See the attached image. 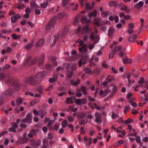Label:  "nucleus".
<instances>
[{
    "label": "nucleus",
    "instance_id": "nucleus-36",
    "mask_svg": "<svg viewBox=\"0 0 148 148\" xmlns=\"http://www.w3.org/2000/svg\"><path fill=\"white\" fill-rule=\"evenodd\" d=\"M96 38L97 40H98V41H95V42L94 44H91L89 46V48L90 50H91L92 48H93L95 47V45L96 43H97L98 42L99 40V37L97 36Z\"/></svg>",
    "mask_w": 148,
    "mask_h": 148
},
{
    "label": "nucleus",
    "instance_id": "nucleus-15",
    "mask_svg": "<svg viewBox=\"0 0 148 148\" xmlns=\"http://www.w3.org/2000/svg\"><path fill=\"white\" fill-rule=\"evenodd\" d=\"M108 92L109 91L107 90H105L104 91L102 90H101L100 91L99 95L101 96L104 97L106 96Z\"/></svg>",
    "mask_w": 148,
    "mask_h": 148
},
{
    "label": "nucleus",
    "instance_id": "nucleus-63",
    "mask_svg": "<svg viewBox=\"0 0 148 148\" xmlns=\"http://www.w3.org/2000/svg\"><path fill=\"white\" fill-rule=\"evenodd\" d=\"M133 121L132 119H128L127 120L125 121L124 122V123L126 124H128L132 123Z\"/></svg>",
    "mask_w": 148,
    "mask_h": 148
},
{
    "label": "nucleus",
    "instance_id": "nucleus-3",
    "mask_svg": "<svg viewBox=\"0 0 148 148\" xmlns=\"http://www.w3.org/2000/svg\"><path fill=\"white\" fill-rule=\"evenodd\" d=\"M79 50L80 52H86V47L85 45L84 44L82 41H80L79 42Z\"/></svg>",
    "mask_w": 148,
    "mask_h": 148
},
{
    "label": "nucleus",
    "instance_id": "nucleus-58",
    "mask_svg": "<svg viewBox=\"0 0 148 148\" xmlns=\"http://www.w3.org/2000/svg\"><path fill=\"white\" fill-rule=\"evenodd\" d=\"M87 119L82 120L79 122V123L81 124H85L87 123Z\"/></svg>",
    "mask_w": 148,
    "mask_h": 148
},
{
    "label": "nucleus",
    "instance_id": "nucleus-20",
    "mask_svg": "<svg viewBox=\"0 0 148 148\" xmlns=\"http://www.w3.org/2000/svg\"><path fill=\"white\" fill-rule=\"evenodd\" d=\"M36 134L35 131L34 130H32L30 131L29 133L28 134V137L29 138H32Z\"/></svg>",
    "mask_w": 148,
    "mask_h": 148
},
{
    "label": "nucleus",
    "instance_id": "nucleus-5",
    "mask_svg": "<svg viewBox=\"0 0 148 148\" xmlns=\"http://www.w3.org/2000/svg\"><path fill=\"white\" fill-rule=\"evenodd\" d=\"M32 114L31 113H29L26 116V118L22 120V121L24 122H27L30 123L32 121Z\"/></svg>",
    "mask_w": 148,
    "mask_h": 148
},
{
    "label": "nucleus",
    "instance_id": "nucleus-16",
    "mask_svg": "<svg viewBox=\"0 0 148 148\" xmlns=\"http://www.w3.org/2000/svg\"><path fill=\"white\" fill-rule=\"evenodd\" d=\"M144 3L143 1H140L134 5V7L135 8L138 9L140 8V7H141L143 5Z\"/></svg>",
    "mask_w": 148,
    "mask_h": 148
},
{
    "label": "nucleus",
    "instance_id": "nucleus-8",
    "mask_svg": "<svg viewBox=\"0 0 148 148\" xmlns=\"http://www.w3.org/2000/svg\"><path fill=\"white\" fill-rule=\"evenodd\" d=\"M12 127H10L8 129V130L10 132H16V129L18 127L17 124L16 123H14L12 124Z\"/></svg>",
    "mask_w": 148,
    "mask_h": 148
},
{
    "label": "nucleus",
    "instance_id": "nucleus-31",
    "mask_svg": "<svg viewBox=\"0 0 148 148\" xmlns=\"http://www.w3.org/2000/svg\"><path fill=\"white\" fill-rule=\"evenodd\" d=\"M68 121L67 120H63L61 123L62 127L63 128L66 127L68 125Z\"/></svg>",
    "mask_w": 148,
    "mask_h": 148
},
{
    "label": "nucleus",
    "instance_id": "nucleus-39",
    "mask_svg": "<svg viewBox=\"0 0 148 148\" xmlns=\"http://www.w3.org/2000/svg\"><path fill=\"white\" fill-rule=\"evenodd\" d=\"M43 88L42 86L38 87L37 89V91L41 94H43L44 93L42 90Z\"/></svg>",
    "mask_w": 148,
    "mask_h": 148
},
{
    "label": "nucleus",
    "instance_id": "nucleus-1",
    "mask_svg": "<svg viewBox=\"0 0 148 148\" xmlns=\"http://www.w3.org/2000/svg\"><path fill=\"white\" fill-rule=\"evenodd\" d=\"M101 18H95L94 21H93L94 24L97 27H99L101 25H105L108 23V21H101Z\"/></svg>",
    "mask_w": 148,
    "mask_h": 148
},
{
    "label": "nucleus",
    "instance_id": "nucleus-55",
    "mask_svg": "<svg viewBox=\"0 0 148 148\" xmlns=\"http://www.w3.org/2000/svg\"><path fill=\"white\" fill-rule=\"evenodd\" d=\"M73 73L71 72L68 71L66 73L67 77L68 78H71L72 77Z\"/></svg>",
    "mask_w": 148,
    "mask_h": 148
},
{
    "label": "nucleus",
    "instance_id": "nucleus-40",
    "mask_svg": "<svg viewBox=\"0 0 148 148\" xmlns=\"http://www.w3.org/2000/svg\"><path fill=\"white\" fill-rule=\"evenodd\" d=\"M79 17L77 16L76 18L75 19L73 22V24L75 25H77L79 23V20L78 19Z\"/></svg>",
    "mask_w": 148,
    "mask_h": 148
},
{
    "label": "nucleus",
    "instance_id": "nucleus-48",
    "mask_svg": "<svg viewBox=\"0 0 148 148\" xmlns=\"http://www.w3.org/2000/svg\"><path fill=\"white\" fill-rule=\"evenodd\" d=\"M68 121L69 122H73L74 120V118L73 116H68L67 118Z\"/></svg>",
    "mask_w": 148,
    "mask_h": 148
},
{
    "label": "nucleus",
    "instance_id": "nucleus-45",
    "mask_svg": "<svg viewBox=\"0 0 148 148\" xmlns=\"http://www.w3.org/2000/svg\"><path fill=\"white\" fill-rule=\"evenodd\" d=\"M1 33H3L5 34L10 33L12 32V30H5V29H2L1 31Z\"/></svg>",
    "mask_w": 148,
    "mask_h": 148
},
{
    "label": "nucleus",
    "instance_id": "nucleus-62",
    "mask_svg": "<svg viewBox=\"0 0 148 148\" xmlns=\"http://www.w3.org/2000/svg\"><path fill=\"white\" fill-rule=\"evenodd\" d=\"M84 71H85L87 73H91L92 71H91V70L88 68H85L84 69Z\"/></svg>",
    "mask_w": 148,
    "mask_h": 148
},
{
    "label": "nucleus",
    "instance_id": "nucleus-7",
    "mask_svg": "<svg viewBox=\"0 0 148 148\" xmlns=\"http://www.w3.org/2000/svg\"><path fill=\"white\" fill-rule=\"evenodd\" d=\"M95 116L96 117L95 122L99 123H101L102 122V119L100 114L96 112L95 114Z\"/></svg>",
    "mask_w": 148,
    "mask_h": 148
},
{
    "label": "nucleus",
    "instance_id": "nucleus-17",
    "mask_svg": "<svg viewBox=\"0 0 148 148\" xmlns=\"http://www.w3.org/2000/svg\"><path fill=\"white\" fill-rule=\"evenodd\" d=\"M114 29L113 27H110L108 30V35L109 37H112L114 32Z\"/></svg>",
    "mask_w": 148,
    "mask_h": 148
},
{
    "label": "nucleus",
    "instance_id": "nucleus-30",
    "mask_svg": "<svg viewBox=\"0 0 148 148\" xmlns=\"http://www.w3.org/2000/svg\"><path fill=\"white\" fill-rule=\"evenodd\" d=\"M25 7L24 4L20 3L18 4L16 7L19 10H23Z\"/></svg>",
    "mask_w": 148,
    "mask_h": 148
},
{
    "label": "nucleus",
    "instance_id": "nucleus-9",
    "mask_svg": "<svg viewBox=\"0 0 148 148\" xmlns=\"http://www.w3.org/2000/svg\"><path fill=\"white\" fill-rule=\"evenodd\" d=\"M87 58V57L83 56L82 58L79 62L78 64L79 66H81L82 65L85 64L87 62L86 60Z\"/></svg>",
    "mask_w": 148,
    "mask_h": 148
},
{
    "label": "nucleus",
    "instance_id": "nucleus-59",
    "mask_svg": "<svg viewBox=\"0 0 148 148\" xmlns=\"http://www.w3.org/2000/svg\"><path fill=\"white\" fill-rule=\"evenodd\" d=\"M48 4V3L46 2L43 3L41 4L40 6L41 8H45Z\"/></svg>",
    "mask_w": 148,
    "mask_h": 148
},
{
    "label": "nucleus",
    "instance_id": "nucleus-53",
    "mask_svg": "<svg viewBox=\"0 0 148 148\" xmlns=\"http://www.w3.org/2000/svg\"><path fill=\"white\" fill-rule=\"evenodd\" d=\"M38 101V100L37 99H34L32 101L29 103L30 106H33Z\"/></svg>",
    "mask_w": 148,
    "mask_h": 148
},
{
    "label": "nucleus",
    "instance_id": "nucleus-37",
    "mask_svg": "<svg viewBox=\"0 0 148 148\" xmlns=\"http://www.w3.org/2000/svg\"><path fill=\"white\" fill-rule=\"evenodd\" d=\"M109 15L108 12H101V16L103 18H106Z\"/></svg>",
    "mask_w": 148,
    "mask_h": 148
},
{
    "label": "nucleus",
    "instance_id": "nucleus-41",
    "mask_svg": "<svg viewBox=\"0 0 148 148\" xmlns=\"http://www.w3.org/2000/svg\"><path fill=\"white\" fill-rule=\"evenodd\" d=\"M65 13L64 12L59 13L57 15V18L60 19L62 18L64 16Z\"/></svg>",
    "mask_w": 148,
    "mask_h": 148
},
{
    "label": "nucleus",
    "instance_id": "nucleus-13",
    "mask_svg": "<svg viewBox=\"0 0 148 148\" xmlns=\"http://www.w3.org/2000/svg\"><path fill=\"white\" fill-rule=\"evenodd\" d=\"M81 21L82 23H89L91 22V19L90 18L89 20H87L86 16H83Z\"/></svg>",
    "mask_w": 148,
    "mask_h": 148
},
{
    "label": "nucleus",
    "instance_id": "nucleus-19",
    "mask_svg": "<svg viewBox=\"0 0 148 148\" xmlns=\"http://www.w3.org/2000/svg\"><path fill=\"white\" fill-rule=\"evenodd\" d=\"M90 31V30L88 29V25H86L83 27L82 30V34H83L84 32L87 33H89Z\"/></svg>",
    "mask_w": 148,
    "mask_h": 148
},
{
    "label": "nucleus",
    "instance_id": "nucleus-54",
    "mask_svg": "<svg viewBox=\"0 0 148 148\" xmlns=\"http://www.w3.org/2000/svg\"><path fill=\"white\" fill-rule=\"evenodd\" d=\"M13 91L12 90H8L6 91L5 93V94L7 96H10L13 93Z\"/></svg>",
    "mask_w": 148,
    "mask_h": 148
},
{
    "label": "nucleus",
    "instance_id": "nucleus-44",
    "mask_svg": "<svg viewBox=\"0 0 148 148\" xmlns=\"http://www.w3.org/2000/svg\"><path fill=\"white\" fill-rule=\"evenodd\" d=\"M133 133H131L129 134V136H136L137 135V132H136V130L134 129H133L132 131Z\"/></svg>",
    "mask_w": 148,
    "mask_h": 148
},
{
    "label": "nucleus",
    "instance_id": "nucleus-32",
    "mask_svg": "<svg viewBox=\"0 0 148 148\" xmlns=\"http://www.w3.org/2000/svg\"><path fill=\"white\" fill-rule=\"evenodd\" d=\"M48 140L47 139H44L43 140V145L44 148H49L47 145Z\"/></svg>",
    "mask_w": 148,
    "mask_h": 148
},
{
    "label": "nucleus",
    "instance_id": "nucleus-43",
    "mask_svg": "<svg viewBox=\"0 0 148 148\" xmlns=\"http://www.w3.org/2000/svg\"><path fill=\"white\" fill-rule=\"evenodd\" d=\"M85 114L84 113H80L77 115V117L79 119L84 118L85 117Z\"/></svg>",
    "mask_w": 148,
    "mask_h": 148
},
{
    "label": "nucleus",
    "instance_id": "nucleus-11",
    "mask_svg": "<svg viewBox=\"0 0 148 148\" xmlns=\"http://www.w3.org/2000/svg\"><path fill=\"white\" fill-rule=\"evenodd\" d=\"M47 74L46 72L45 71L39 72L36 75L35 77L36 78H38L44 77Z\"/></svg>",
    "mask_w": 148,
    "mask_h": 148
},
{
    "label": "nucleus",
    "instance_id": "nucleus-22",
    "mask_svg": "<svg viewBox=\"0 0 148 148\" xmlns=\"http://www.w3.org/2000/svg\"><path fill=\"white\" fill-rule=\"evenodd\" d=\"M58 77L57 75H53V77L52 78H50L49 79V82L50 83H53L56 81Z\"/></svg>",
    "mask_w": 148,
    "mask_h": 148
},
{
    "label": "nucleus",
    "instance_id": "nucleus-6",
    "mask_svg": "<svg viewBox=\"0 0 148 148\" xmlns=\"http://www.w3.org/2000/svg\"><path fill=\"white\" fill-rule=\"evenodd\" d=\"M87 101L86 99H78L75 100V102L77 105H81L85 103Z\"/></svg>",
    "mask_w": 148,
    "mask_h": 148
},
{
    "label": "nucleus",
    "instance_id": "nucleus-29",
    "mask_svg": "<svg viewBox=\"0 0 148 148\" xmlns=\"http://www.w3.org/2000/svg\"><path fill=\"white\" fill-rule=\"evenodd\" d=\"M137 36L136 35H133L129 38L128 40L130 42H132L135 40L137 38Z\"/></svg>",
    "mask_w": 148,
    "mask_h": 148
},
{
    "label": "nucleus",
    "instance_id": "nucleus-57",
    "mask_svg": "<svg viewBox=\"0 0 148 148\" xmlns=\"http://www.w3.org/2000/svg\"><path fill=\"white\" fill-rule=\"evenodd\" d=\"M143 86V85L142 84L138 85L135 87L134 90L135 91H137L139 90V88L142 87Z\"/></svg>",
    "mask_w": 148,
    "mask_h": 148
},
{
    "label": "nucleus",
    "instance_id": "nucleus-26",
    "mask_svg": "<svg viewBox=\"0 0 148 148\" xmlns=\"http://www.w3.org/2000/svg\"><path fill=\"white\" fill-rule=\"evenodd\" d=\"M89 105L92 108H96L97 110H99L100 109V108L99 107L97 106V104L96 103H89Z\"/></svg>",
    "mask_w": 148,
    "mask_h": 148
},
{
    "label": "nucleus",
    "instance_id": "nucleus-61",
    "mask_svg": "<svg viewBox=\"0 0 148 148\" xmlns=\"http://www.w3.org/2000/svg\"><path fill=\"white\" fill-rule=\"evenodd\" d=\"M31 5L32 8H38V6L35 3H31Z\"/></svg>",
    "mask_w": 148,
    "mask_h": 148
},
{
    "label": "nucleus",
    "instance_id": "nucleus-46",
    "mask_svg": "<svg viewBox=\"0 0 148 148\" xmlns=\"http://www.w3.org/2000/svg\"><path fill=\"white\" fill-rule=\"evenodd\" d=\"M33 141L35 142V144H34V146L36 148L38 147L40 145L41 143V141L40 140L37 141L36 142L34 140Z\"/></svg>",
    "mask_w": 148,
    "mask_h": 148
},
{
    "label": "nucleus",
    "instance_id": "nucleus-21",
    "mask_svg": "<svg viewBox=\"0 0 148 148\" xmlns=\"http://www.w3.org/2000/svg\"><path fill=\"white\" fill-rule=\"evenodd\" d=\"M135 99L134 98H131L129 100V102L131 104L132 106L134 107H136L137 106V104L136 102H133V101Z\"/></svg>",
    "mask_w": 148,
    "mask_h": 148
},
{
    "label": "nucleus",
    "instance_id": "nucleus-10",
    "mask_svg": "<svg viewBox=\"0 0 148 148\" xmlns=\"http://www.w3.org/2000/svg\"><path fill=\"white\" fill-rule=\"evenodd\" d=\"M21 16L20 15L17 14H16L14 16L11 17V21L12 23H15L17 19L20 18Z\"/></svg>",
    "mask_w": 148,
    "mask_h": 148
},
{
    "label": "nucleus",
    "instance_id": "nucleus-52",
    "mask_svg": "<svg viewBox=\"0 0 148 148\" xmlns=\"http://www.w3.org/2000/svg\"><path fill=\"white\" fill-rule=\"evenodd\" d=\"M92 140V138L91 137H89L88 138V140L86 143V144L88 145L89 146H90L91 144V142Z\"/></svg>",
    "mask_w": 148,
    "mask_h": 148
},
{
    "label": "nucleus",
    "instance_id": "nucleus-51",
    "mask_svg": "<svg viewBox=\"0 0 148 148\" xmlns=\"http://www.w3.org/2000/svg\"><path fill=\"white\" fill-rule=\"evenodd\" d=\"M51 60L54 65H57V63L56 61V58L55 57H52Z\"/></svg>",
    "mask_w": 148,
    "mask_h": 148
},
{
    "label": "nucleus",
    "instance_id": "nucleus-18",
    "mask_svg": "<svg viewBox=\"0 0 148 148\" xmlns=\"http://www.w3.org/2000/svg\"><path fill=\"white\" fill-rule=\"evenodd\" d=\"M70 1V0H62V5L63 6L65 7V8H68V4Z\"/></svg>",
    "mask_w": 148,
    "mask_h": 148
},
{
    "label": "nucleus",
    "instance_id": "nucleus-34",
    "mask_svg": "<svg viewBox=\"0 0 148 148\" xmlns=\"http://www.w3.org/2000/svg\"><path fill=\"white\" fill-rule=\"evenodd\" d=\"M121 133V134H119L118 136L121 138H124V136L126 134L125 131L124 130H122L120 131V132Z\"/></svg>",
    "mask_w": 148,
    "mask_h": 148
},
{
    "label": "nucleus",
    "instance_id": "nucleus-2",
    "mask_svg": "<svg viewBox=\"0 0 148 148\" xmlns=\"http://www.w3.org/2000/svg\"><path fill=\"white\" fill-rule=\"evenodd\" d=\"M56 19V17L55 16L53 17L47 25L46 28L47 30H49L50 29L52 26L55 23Z\"/></svg>",
    "mask_w": 148,
    "mask_h": 148
},
{
    "label": "nucleus",
    "instance_id": "nucleus-60",
    "mask_svg": "<svg viewBox=\"0 0 148 148\" xmlns=\"http://www.w3.org/2000/svg\"><path fill=\"white\" fill-rule=\"evenodd\" d=\"M114 56V51L113 50L111 51L109 53V58H112Z\"/></svg>",
    "mask_w": 148,
    "mask_h": 148
},
{
    "label": "nucleus",
    "instance_id": "nucleus-50",
    "mask_svg": "<svg viewBox=\"0 0 148 148\" xmlns=\"http://www.w3.org/2000/svg\"><path fill=\"white\" fill-rule=\"evenodd\" d=\"M44 57L45 56L43 55H42V56L40 58L39 63L40 65L44 62Z\"/></svg>",
    "mask_w": 148,
    "mask_h": 148
},
{
    "label": "nucleus",
    "instance_id": "nucleus-12",
    "mask_svg": "<svg viewBox=\"0 0 148 148\" xmlns=\"http://www.w3.org/2000/svg\"><path fill=\"white\" fill-rule=\"evenodd\" d=\"M24 99L21 97L18 98L16 101V106H18L22 104L23 101Z\"/></svg>",
    "mask_w": 148,
    "mask_h": 148
},
{
    "label": "nucleus",
    "instance_id": "nucleus-28",
    "mask_svg": "<svg viewBox=\"0 0 148 148\" xmlns=\"http://www.w3.org/2000/svg\"><path fill=\"white\" fill-rule=\"evenodd\" d=\"M33 43H30L28 44L25 46V49L27 50H29L33 46Z\"/></svg>",
    "mask_w": 148,
    "mask_h": 148
},
{
    "label": "nucleus",
    "instance_id": "nucleus-35",
    "mask_svg": "<svg viewBox=\"0 0 148 148\" xmlns=\"http://www.w3.org/2000/svg\"><path fill=\"white\" fill-rule=\"evenodd\" d=\"M80 90V91L81 90L84 95H85L87 94L86 87L84 86H82Z\"/></svg>",
    "mask_w": 148,
    "mask_h": 148
},
{
    "label": "nucleus",
    "instance_id": "nucleus-4",
    "mask_svg": "<svg viewBox=\"0 0 148 148\" xmlns=\"http://www.w3.org/2000/svg\"><path fill=\"white\" fill-rule=\"evenodd\" d=\"M24 81L26 84H30L34 85L36 83V80L33 77H27L25 79Z\"/></svg>",
    "mask_w": 148,
    "mask_h": 148
},
{
    "label": "nucleus",
    "instance_id": "nucleus-27",
    "mask_svg": "<svg viewBox=\"0 0 148 148\" xmlns=\"http://www.w3.org/2000/svg\"><path fill=\"white\" fill-rule=\"evenodd\" d=\"M12 37L14 40H18L19 39L21 36V35H18L16 34H13L12 35Z\"/></svg>",
    "mask_w": 148,
    "mask_h": 148
},
{
    "label": "nucleus",
    "instance_id": "nucleus-49",
    "mask_svg": "<svg viewBox=\"0 0 148 148\" xmlns=\"http://www.w3.org/2000/svg\"><path fill=\"white\" fill-rule=\"evenodd\" d=\"M119 115L117 114H115L114 112H112L111 115V117L113 119H114L116 118L119 117Z\"/></svg>",
    "mask_w": 148,
    "mask_h": 148
},
{
    "label": "nucleus",
    "instance_id": "nucleus-33",
    "mask_svg": "<svg viewBox=\"0 0 148 148\" xmlns=\"http://www.w3.org/2000/svg\"><path fill=\"white\" fill-rule=\"evenodd\" d=\"M59 37V35L56 34L54 36V39L53 42V43L51 45V47L53 46L56 43L57 39H58Z\"/></svg>",
    "mask_w": 148,
    "mask_h": 148
},
{
    "label": "nucleus",
    "instance_id": "nucleus-38",
    "mask_svg": "<svg viewBox=\"0 0 148 148\" xmlns=\"http://www.w3.org/2000/svg\"><path fill=\"white\" fill-rule=\"evenodd\" d=\"M80 82V80H77L76 81H75L74 80H72L71 81V84L74 86H76L79 84Z\"/></svg>",
    "mask_w": 148,
    "mask_h": 148
},
{
    "label": "nucleus",
    "instance_id": "nucleus-23",
    "mask_svg": "<svg viewBox=\"0 0 148 148\" xmlns=\"http://www.w3.org/2000/svg\"><path fill=\"white\" fill-rule=\"evenodd\" d=\"M73 97H67L66 99V103L68 104L73 103Z\"/></svg>",
    "mask_w": 148,
    "mask_h": 148
},
{
    "label": "nucleus",
    "instance_id": "nucleus-14",
    "mask_svg": "<svg viewBox=\"0 0 148 148\" xmlns=\"http://www.w3.org/2000/svg\"><path fill=\"white\" fill-rule=\"evenodd\" d=\"M44 40L43 39L39 40L36 43V46L38 47L42 46L44 43Z\"/></svg>",
    "mask_w": 148,
    "mask_h": 148
},
{
    "label": "nucleus",
    "instance_id": "nucleus-25",
    "mask_svg": "<svg viewBox=\"0 0 148 148\" xmlns=\"http://www.w3.org/2000/svg\"><path fill=\"white\" fill-rule=\"evenodd\" d=\"M97 15V11L94 10L92 12L88 14V16L90 18L92 17H96Z\"/></svg>",
    "mask_w": 148,
    "mask_h": 148
},
{
    "label": "nucleus",
    "instance_id": "nucleus-24",
    "mask_svg": "<svg viewBox=\"0 0 148 148\" xmlns=\"http://www.w3.org/2000/svg\"><path fill=\"white\" fill-rule=\"evenodd\" d=\"M120 9L121 10L124 11L127 13H129L130 11V10L126 5H123L122 7H120Z\"/></svg>",
    "mask_w": 148,
    "mask_h": 148
},
{
    "label": "nucleus",
    "instance_id": "nucleus-42",
    "mask_svg": "<svg viewBox=\"0 0 148 148\" xmlns=\"http://www.w3.org/2000/svg\"><path fill=\"white\" fill-rule=\"evenodd\" d=\"M134 27V24L133 23L131 22L128 24V29H133Z\"/></svg>",
    "mask_w": 148,
    "mask_h": 148
},
{
    "label": "nucleus",
    "instance_id": "nucleus-47",
    "mask_svg": "<svg viewBox=\"0 0 148 148\" xmlns=\"http://www.w3.org/2000/svg\"><path fill=\"white\" fill-rule=\"evenodd\" d=\"M46 114L45 112H44L42 111H39V115L40 116V117L41 118H42Z\"/></svg>",
    "mask_w": 148,
    "mask_h": 148
},
{
    "label": "nucleus",
    "instance_id": "nucleus-56",
    "mask_svg": "<svg viewBox=\"0 0 148 148\" xmlns=\"http://www.w3.org/2000/svg\"><path fill=\"white\" fill-rule=\"evenodd\" d=\"M99 58L96 57L95 56H93L91 58V60L90 61V62L91 63L92 60H95L96 61H97L98 60Z\"/></svg>",
    "mask_w": 148,
    "mask_h": 148
},
{
    "label": "nucleus",
    "instance_id": "nucleus-64",
    "mask_svg": "<svg viewBox=\"0 0 148 148\" xmlns=\"http://www.w3.org/2000/svg\"><path fill=\"white\" fill-rule=\"evenodd\" d=\"M127 32L130 34H132L134 33V31L133 29H128L127 31Z\"/></svg>",
    "mask_w": 148,
    "mask_h": 148
}]
</instances>
